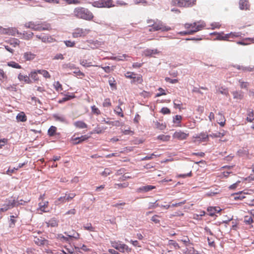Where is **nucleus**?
I'll list each match as a JSON object with an SVG mask.
<instances>
[{"mask_svg":"<svg viewBox=\"0 0 254 254\" xmlns=\"http://www.w3.org/2000/svg\"><path fill=\"white\" fill-rule=\"evenodd\" d=\"M180 241L182 242L186 247H189L190 245H192V244L190 242V240L188 236L182 237Z\"/></svg>","mask_w":254,"mask_h":254,"instance_id":"28","label":"nucleus"},{"mask_svg":"<svg viewBox=\"0 0 254 254\" xmlns=\"http://www.w3.org/2000/svg\"><path fill=\"white\" fill-rule=\"evenodd\" d=\"M207 211L209 215L213 216L216 212H219L220 209H218L216 207H209L207 208Z\"/></svg>","mask_w":254,"mask_h":254,"instance_id":"33","label":"nucleus"},{"mask_svg":"<svg viewBox=\"0 0 254 254\" xmlns=\"http://www.w3.org/2000/svg\"><path fill=\"white\" fill-rule=\"evenodd\" d=\"M114 6L112 0H101V3L98 6L100 7H111Z\"/></svg>","mask_w":254,"mask_h":254,"instance_id":"16","label":"nucleus"},{"mask_svg":"<svg viewBox=\"0 0 254 254\" xmlns=\"http://www.w3.org/2000/svg\"><path fill=\"white\" fill-rule=\"evenodd\" d=\"M159 53V52L157 49H146L144 51V54L146 57H152Z\"/></svg>","mask_w":254,"mask_h":254,"instance_id":"18","label":"nucleus"},{"mask_svg":"<svg viewBox=\"0 0 254 254\" xmlns=\"http://www.w3.org/2000/svg\"><path fill=\"white\" fill-rule=\"evenodd\" d=\"M38 212L40 214H42L43 212H49L50 211L49 209V201H40L38 203V207L37 209Z\"/></svg>","mask_w":254,"mask_h":254,"instance_id":"7","label":"nucleus"},{"mask_svg":"<svg viewBox=\"0 0 254 254\" xmlns=\"http://www.w3.org/2000/svg\"><path fill=\"white\" fill-rule=\"evenodd\" d=\"M89 31L90 30L88 29L76 28L72 33V37L74 38L84 37L89 33Z\"/></svg>","mask_w":254,"mask_h":254,"instance_id":"6","label":"nucleus"},{"mask_svg":"<svg viewBox=\"0 0 254 254\" xmlns=\"http://www.w3.org/2000/svg\"><path fill=\"white\" fill-rule=\"evenodd\" d=\"M36 55L31 52H27L24 53L23 58L25 61H32L36 57Z\"/></svg>","mask_w":254,"mask_h":254,"instance_id":"17","label":"nucleus"},{"mask_svg":"<svg viewBox=\"0 0 254 254\" xmlns=\"http://www.w3.org/2000/svg\"><path fill=\"white\" fill-rule=\"evenodd\" d=\"M46 224L47 227H56L58 225V221L55 218H52L49 220L48 222H46Z\"/></svg>","mask_w":254,"mask_h":254,"instance_id":"20","label":"nucleus"},{"mask_svg":"<svg viewBox=\"0 0 254 254\" xmlns=\"http://www.w3.org/2000/svg\"><path fill=\"white\" fill-rule=\"evenodd\" d=\"M207 241L208 245L210 247L215 248L216 247L214 239L212 238H207Z\"/></svg>","mask_w":254,"mask_h":254,"instance_id":"54","label":"nucleus"},{"mask_svg":"<svg viewBox=\"0 0 254 254\" xmlns=\"http://www.w3.org/2000/svg\"><path fill=\"white\" fill-rule=\"evenodd\" d=\"M9 91H16L17 90V84L10 85L6 88Z\"/></svg>","mask_w":254,"mask_h":254,"instance_id":"57","label":"nucleus"},{"mask_svg":"<svg viewBox=\"0 0 254 254\" xmlns=\"http://www.w3.org/2000/svg\"><path fill=\"white\" fill-rule=\"evenodd\" d=\"M83 228L85 230L89 231L90 232L95 231V228L92 227L91 223H88L86 225L84 226Z\"/></svg>","mask_w":254,"mask_h":254,"instance_id":"56","label":"nucleus"},{"mask_svg":"<svg viewBox=\"0 0 254 254\" xmlns=\"http://www.w3.org/2000/svg\"><path fill=\"white\" fill-rule=\"evenodd\" d=\"M189 136V133L183 132L181 130L176 131L173 135V138L179 140L186 139Z\"/></svg>","mask_w":254,"mask_h":254,"instance_id":"8","label":"nucleus"},{"mask_svg":"<svg viewBox=\"0 0 254 254\" xmlns=\"http://www.w3.org/2000/svg\"><path fill=\"white\" fill-rule=\"evenodd\" d=\"M149 28H151L155 22V19H148L146 21Z\"/></svg>","mask_w":254,"mask_h":254,"instance_id":"62","label":"nucleus"},{"mask_svg":"<svg viewBox=\"0 0 254 254\" xmlns=\"http://www.w3.org/2000/svg\"><path fill=\"white\" fill-rule=\"evenodd\" d=\"M171 30L170 27L166 26L161 20L155 19V22L153 26L149 28V32H154L160 30L161 31H168Z\"/></svg>","mask_w":254,"mask_h":254,"instance_id":"4","label":"nucleus"},{"mask_svg":"<svg viewBox=\"0 0 254 254\" xmlns=\"http://www.w3.org/2000/svg\"><path fill=\"white\" fill-rule=\"evenodd\" d=\"M212 34L216 35V40L224 41V36H223L224 32H220V33L214 32L212 33Z\"/></svg>","mask_w":254,"mask_h":254,"instance_id":"51","label":"nucleus"},{"mask_svg":"<svg viewBox=\"0 0 254 254\" xmlns=\"http://www.w3.org/2000/svg\"><path fill=\"white\" fill-rule=\"evenodd\" d=\"M66 201V196H61L59 197L56 201L55 203L57 205H59L61 203H64Z\"/></svg>","mask_w":254,"mask_h":254,"instance_id":"49","label":"nucleus"},{"mask_svg":"<svg viewBox=\"0 0 254 254\" xmlns=\"http://www.w3.org/2000/svg\"><path fill=\"white\" fill-rule=\"evenodd\" d=\"M169 244L173 246L176 249H179L180 248L178 244L173 240H170Z\"/></svg>","mask_w":254,"mask_h":254,"instance_id":"63","label":"nucleus"},{"mask_svg":"<svg viewBox=\"0 0 254 254\" xmlns=\"http://www.w3.org/2000/svg\"><path fill=\"white\" fill-rule=\"evenodd\" d=\"M74 126L78 128L83 129L87 128V125L82 121H76L74 123Z\"/></svg>","mask_w":254,"mask_h":254,"instance_id":"21","label":"nucleus"},{"mask_svg":"<svg viewBox=\"0 0 254 254\" xmlns=\"http://www.w3.org/2000/svg\"><path fill=\"white\" fill-rule=\"evenodd\" d=\"M73 73L76 74V76L80 78H82L85 76L84 73L79 70L78 68H75Z\"/></svg>","mask_w":254,"mask_h":254,"instance_id":"43","label":"nucleus"},{"mask_svg":"<svg viewBox=\"0 0 254 254\" xmlns=\"http://www.w3.org/2000/svg\"><path fill=\"white\" fill-rule=\"evenodd\" d=\"M196 3L195 0H178V4L180 6L190 7Z\"/></svg>","mask_w":254,"mask_h":254,"instance_id":"11","label":"nucleus"},{"mask_svg":"<svg viewBox=\"0 0 254 254\" xmlns=\"http://www.w3.org/2000/svg\"><path fill=\"white\" fill-rule=\"evenodd\" d=\"M114 112L116 113L117 115L121 117H124V113L122 108L120 106H117L116 109L114 110Z\"/></svg>","mask_w":254,"mask_h":254,"instance_id":"44","label":"nucleus"},{"mask_svg":"<svg viewBox=\"0 0 254 254\" xmlns=\"http://www.w3.org/2000/svg\"><path fill=\"white\" fill-rule=\"evenodd\" d=\"M129 185L128 182H125L123 183L115 184L114 185V188L117 189H122L127 188Z\"/></svg>","mask_w":254,"mask_h":254,"instance_id":"29","label":"nucleus"},{"mask_svg":"<svg viewBox=\"0 0 254 254\" xmlns=\"http://www.w3.org/2000/svg\"><path fill=\"white\" fill-rule=\"evenodd\" d=\"M246 120L249 122H252L254 120V111L249 110Z\"/></svg>","mask_w":254,"mask_h":254,"instance_id":"30","label":"nucleus"},{"mask_svg":"<svg viewBox=\"0 0 254 254\" xmlns=\"http://www.w3.org/2000/svg\"><path fill=\"white\" fill-rule=\"evenodd\" d=\"M232 94L235 99L242 100L244 97V94L242 91H235L232 92Z\"/></svg>","mask_w":254,"mask_h":254,"instance_id":"23","label":"nucleus"},{"mask_svg":"<svg viewBox=\"0 0 254 254\" xmlns=\"http://www.w3.org/2000/svg\"><path fill=\"white\" fill-rule=\"evenodd\" d=\"M239 82L240 85V87L242 89H248V87L249 86V82H244V81H243V80H242L241 79H240L239 80Z\"/></svg>","mask_w":254,"mask_h":254,"instance_id":"45","label":"nucleus"},{"mask_svg":"<svg viewBox=\"0 0 254 254\" xmlns=\"http://www.w3.org/2000/svg\"><path fill=\"white\" fill-rule=\"evenodd\" d=\"M136 75L134 72L128 71L125 74V76L127 78L133 79V81H135Z\"/></svg>","mask_w":254,"mask_h":254,"instance_id":"39","label":"nucleus"},{"mask_svg":"<svg viewBox=\"0 0 254 254\" xmlns=\"http://www.w3.org/2000/svg\"><path fill=\"white\" fill-rule=\"evenodd\" d=\"M112 106L111 100L109 98H106L103 103L104 107H110Z\"/></svg>","mask_w":254,"mask_h":254,"instance_id":"52","label":"nucleus"},{"mask_svg":"<svg viewBox=\"0 0 254 254\" xmlns=\"http://www.w3.org/2000/svg\"><path fill=\"white\" fill-rule=\"evenodd\" d=\"M111 244L112 247L119 251L121 253H129L131 252V248H129L128 246L125 244L122 243L120 241H111Z\"/></svg>","mask_w":254,"mask_h":254,"instance_id":"5","label":"nucleus"},{"mask_svg":"<svg viewBox=\"0 0 254 254\" xmlns=\"http://www.w3.org/2000/svg\"><path fill=\"white\" fill-rule=\"evenodd\" d=\"M173 104L174 106V108L176 109H179L180 111H181L182 109L184 108H183V103L180 100H174L173 101Z\"/></svg>","mask_w":254,"mask_h":254,"instance_id":"26","label":"nucleus"},{"mask_svg":"<svg viewBox=\"0 0 254 254\" xmlns=\"http://www.w3.org/2000/svg\"><path fill=\"white\" fill-rule=\"evenodd\" d=\"M253 219L251 216H246L244 217V222L247 224H251L253 223Z\"/></svg>","mask_w":254,"mask_h":254,"instance_id":"53","label":"nucleus"},{"mask_svg":"<svg viewBox=\"0 0 254 254\" xmlns=\"http://www.w3.org/2000/svg\"><path fill=\"white\" fill-rule=\"evenodd\" d=\"M158 91H159V92L156 94V95H155L156 97H158L162 95H166V93L165 90L162 88H161V87L159 88Z\"/></svg>","mask_w":254,"mask_h":254,"instance_id":"59","label":"nucleus"},{"mask_svg":"<svg viewBox=\"0 0 254 254\" xmlns=\"http://www.w3.org/2000/svg\"><path fill=\"white\" fill-rule=\"evenodd\" d=\"M66 201H69L72 199L75 196L76 194L74 193H71L68 194L67 195L65 194Z\"/></svg>","mask_w":254,"mask_h":254,"instance_id":"64","label":"nucleus"},{"mask_svg":"<svg viewBox=\"0 0 254 254\" xmlns=\"http://www.w3.org/2000/svg\"><path fill=\"white\" fill-rule=\"evenodd\" d=\"M18 78L20 81H24L26 83H31L29 77L26 75H23L21 73H19L18 76Z\"/></svg>","mask_w":254,"mask_h":254,"instance_id":"22","label":"nucleus"},{"mask_svg":"<svg viewBox=\"0 0 254 254\" xmlns=\"http://www.w3.org/2000/svg\"><path fill=\"white\" fill-rule=\"evenodd\" d=\"M35 244L37 245L41 246L44 245L45 244L46 240L43 239H39L35 238L34 240Z\"/></svg>","mask_w":254,"mask_h":254,"instance_id":"50","label":"nucleus"},{"mask_svg":"<svg viewBox=\"0 0 254 254\" xmlns=\"http://www.w3.org/2000/svg\"><path fill=\"white\" fill-rule=\"evenodd\" d=\"M80 63L82 66H83L84 67H90V66H95V65L92 64L91 62H88L87 60H81V61H80ZM96 66H97V65H96Z\"/></svg>","mask_w":254,"mask_h":254,"instance_id":"34","label":"nucleus"},{"mask_svg":"<svg viewBox=\"0 0 254 254\" xmlns=\"http://www.w3.org/2000/svg\"><path fill=\"white\" fill-rule=\"evenodd\" d=\"M105 129V127H97L94 130V132L97 134H100L103 132Z\"/></svg>","mask_w":254,"mask_h":254,"instance_id":"60","label":"nucleus"},{"mask_svg":"<svg viewBox=\"0 0 254 254\" xmlns=\"http://www.w3.org/2000/svg\"><path fill=\"white\" fill-rule=\"evenodd\" d=\"M7 65L9 66L12 67L13 68H17V69L21 68V66L20 64H18L15 62H13V61H11L10 62H8L7 63Z\"/></svg>","mask_w":254,"mask_h":254,"instance_id":"35","label":"nucleus"},{"mask_svg":"<svg viewBox=\"0 0 254 254\" xmlns=\"http://www.w3.org/2000/svg\"><path fill=\"white\" fill-rule=\"evenodd\" d=\"M54 120L57 122H60L64 124H68V121L64 116L59 114H54L53 115Z\"/></svg>","mask_w":254,"mask_h":254,"instance_id":"15","label":"nucleus"},{"mask_svg":"<svg viewBox=\"0 0 254 254\" xmlns=\"http://www.w3.org/2000/svg\"><path fill=\"white\" fill-rule=\"evenodd\" d=\"M233 196H234V199L236 200H242L243 199L246 197V196H245V194L243 193L242 191L234 193L233 194Z\"/></svg>","mask_w":254,"mask_h":254,"instance_id":"27","label":"nucleus"},{"mask_svg":"<svg viewBox=\"0 0 254 254\" xmlns=\"http://www.w3.org/2000/svg\"><path fill=\"white\" fill-rule=\"evenodd\" d=\"M25 26L27 28L35 31L50 30L52 28L51 25L46 22H33L26 23Z\"/></svg>","mask_w":254,"mask_h":254,"instance_id":"2","label":"nucleus"},{"mask_svg":"<svg viewBox=\"0 0 254 254\" xmlns=\"http://www.w3.org/2000/svg\"><path fill=\"white\" fill-rule=\"evenodd\" d=\"M224 41H231V39L241 36V33L239 32H230L228 34L224 33Z\"/></svg>","mask_w":254,"mask_h":254,"instance_id":"12","label":"nucleus"},{"mask_svg":"<svg viewBox=\"0 0 254 254\" xmlns=\"http://www.w3.org/2000/svg\"><path fill=\"white\" fill-rule=\"evenodd\" d=\"M155 188V186H151V185H147V186H143V187L140 188L139 189L141 190L144 191L145 192H147V191H150Z\"/></svg>","mask_w":254,"mask_h":254,"instance_id":"40","label":"nucleus"},{"mask_svg":"<svg viewBox=\"0 0 254 254\" xmlns=\"http://www.w3.org/2000/svg\"><path fill=\"white\" fill-rule=\"evenodd\" d=\"M239 5L241 10H249L250 8V4L248 0H240Z\"/></svg>","mask_w":254,"mask_h":254,"instance_id":"13","label":"nucleus"},{"mask_svg":"<svg viewBox=\"0 0 254 254\" xmlns=\"http://www.w3.org/2000/svg\"><path fill=\"white\" fill-rule=\"evenodd\" d=\"M209 136H210L209 135H207L203 132L200 133V134H197L196 136H193V142H200L203 141H206L208 140Z\"/></svg>","mask_w":254,"mask_h":254,"instance_id":"9","label":"nucleus"},{"mask_svg":"<svg viewBox=\"0 0 254 254\" xmlns=\"http://www.w3.org/2000/svg\"><path fill=\"white\" fill-rule=\"evenodd\" d=\"M74 135L71 138V140L73 144H78L87 140L90 136L87 135H81L80 137H75Z\"/></svg>","mask_w":254,"mask_h":254,"instance_id":"10","label":"nucleus"},{"mask_svg":"<svg viewBox=\"0 0 254 254\" xmlns=\"http://www.w3.org/2000/svg\"><path fill=\"white\" fill-rule=\"evenodd\" d=\"M41 41L44 43H52L55 41L54 39L50 36H44L41 38Z\"/></svg>","mask_w":254,"mask_h":254,"instance_id":"32","label":"nucleus"},{"mask_svg":"<svg viewBox=\"0 0 254 254\" xmlns=\"http://www.w3.org/2000/svg\"><path fill=\"white\" fill-rule=\"evenodd\" d=\"M38 70L37 71H32L31 72L30 74V76L32 79L34 80L35 81H37L39 80V76L38 75Z\"/></svg>","mask_w":254,"mask_h":254,"instance_id":"42","label":"nucleus"},{"mask_svg":"<svg viewBox=\"0 0 254 254\" xmlns=\"http://www.w3.org/2000/svg\"><path fill=\"white\" fill-rule=\"evenodd\" d=\"M64 43H65V45L68 47H73L75 46V42H72L69 40L64 41Z\"/></svg>","mask_w":254,"mask_h":254,"instance_id":"61","label":"nucleus"},{"mask_svg":"<svg viewBox=\"0 0 254 254\" xmlns=\"http://www.w3.org/2000/svg\"><path fill=\"white\" fill-rule=\"evenodd\" d=\"M16 119L19 122H24L27 120V117L23 112H21L16 116Z\"/></svg>","mask_w":254,"mask_h":254,"instance_id":"24","label":"nucleus"},{"mask_svg":"<svg viewBox=\"0 0 254 254\" xmlns=\"http://www.w3.org/2000/svg\"><path fill=\"white\" fill-rule=\"evenodd\" d=\"M226 131L223 130L222 132H217L216 133H212L209 135L210 137H221L224 136L226 134Z\"/></svg>","mask_w":254,"mask_h":254,"instance_id":"47","label":"nucleus"},{"mask_svg":"<svg viewBox=\"0 0 254 254\" xmlns=\"http://www.w3.org/2000/svg\"><path fill=\"white\" fill-rule=\"evenodd\" d=\"M129 56L127 54H123L122 55H119L116 57H112L111 58V60L117 61H127V58H129Z\"/></svg>","mask_w":254,"mask_h":254,"instance_id":"19","label":"nucleus"},{"mask_svg":"<svg viewBox=\"0 0 254 254\" xmlns=\"http://www.w3.org/2000/svg\"><path fill=\"white\" fill-rule=\"evenodd\" d=\"M112 173V171L110 168H106L104 171L102 173V176L104 177H107Z\"/></svg>","mask_w":254,"mask_h":254,"instance_id":"58","label":"nucleus"},{"mask_svg":"<svg viewBox=\"0 0 254 254\" xmlns=\"http://www.w3.org/2000/svg\"><path fill=\"white\" fill-rule=\"evenodd\" d=\"M234 67L237 69L241 70L243 72H247V71H254V66H245L240 65H235Z\"/></svg>","mask_w":254,"mask_h":254,"instance_id":"14","label":"nucleus"},{"mask_svg":"<svg viewBox=\"0 0 254 254\" xmlns=\"http://www.w3.org/2000/svg\"><path fill=\"white\" fill-rule=\"evenodd\" d=\"M5 203L7 205L8 207H10V208L16 206V200L14 199L6 200Z\"/></svg>","mask_w":254,"mask_h":254,"instance_id":"38","label":"nucleus"},{"mask_svg":"<svg viewBox=\"0 0 254 254\" xmlns=\"http://www.w3.org/2000/svg\"><path fill=\"white\" fill-rule=\"evenodd\" d=\"M185 254H200L198 251L195 250L193 247H188L185 251Z\"/></svg>","mask_w":254,"mask_h":254,"instance_id":"25","label":"nucleus"},{"mask_svg":"<svg viewBox=\"0 0 254 254\" xmlns=\"http://www.w3.org/2000/svg\"><path fill=\"white\" fill-rule=\"evenodd\" d=\"M57 128L55 126H51L48 130V134L50 136H53L56 134Z\"/></svg>","mask_w":254,"mask_h":254,"instance_id":"31","label":"nucleus"},{"mask_svg":"<svg viewBox=\"0 0 254 254\" xmlns=\"http://www.w3.org/2000/svg\"><path fill=\"white\" fill-rule=\"evenodd\" d=\"M8 43L11 45L13 47H16V46L19 45V41L17 39H12L9 40Z\"/></svg>","mask_w":254,"mask_h":254,"instance_id":"41","label":"nucleus"},{"mask_svg":"<svg viewBox=\"0 0 254 254\" xmlns=\"http://www.w3.org/2000/svg\"><path fill=\"white\" fill-rule=\"evenodd\" d=\"M17 216L11 215L10 216V220H9V226L10 227H14L15 224V222L16 220H15V218H16Z\"/></svg>","mask_w":254,"mask_h":254,"instance_id":"46","label":"nucleus"},{"mask_svg":"<svg viewBox=\"0 0 254 254\" xmlns=\"http://www.w3.org/2000/svg\"><path fill=\"white\" fill-rule=\"evenodd\" d=\"M206 26L203 21L194 22L192 23H187L184 24V27L189 31H193V34L203 29Z\"/></svg>","mask_w":254,"mask_h":254,"instance_id":"3","label":"nucleus"},{"mask_svg":"<svg viewBox=\"0 0 254 254\" xmlns=\"http://www.w3.org/2000/svg\"><path fill=\"white\" fill-rule=\"evenodd\" d=\"M39 74H42L44 77L46 78H50L51 75L49 72L45 69L38 70Z\"/></svg>","mask_w":254,"mask_h":254,"instance_id":"36","label":"nucleus"},{"mask_svg":"<svg viewBox=\"0 0 254 254\" xmlns=\"http://www.w3.org/2000/svg\"><path fill=\"white\" fill-rule=\"evenodd\" d=\"M158 139L161 140L163 141H168L170 140L171 136L169 135H160L158 136Z\"/></svg>","mask_w":254,"mask_h":254,"instance_id":"48","label":"nucleus"},{"mask_svg":"<svg viewBox=\"0 0 254 254\" xmlns=\"http://www.w3.org/2000/svg\"><path fill=\"white\" fill-rule=\"evenodd\" d=\"M73 15L76 18L90 21L94 17L93 13L87 8L78 6L74 9Z\"/></svg>","mask_w":254,"mask_h":254,"instance_id":"1","label":"nucleus"},{"mask_svg":"<svg viewBox=\"0 0 254 254\" xmlns=\"http://www.w3.org/2000/svg\"><path fill=\"white\" fill-rule=\"evenodd\" d=\"M91 111H92V113L93 114H95L96 115H99L101 114V112H100V110L97 107H96L95 105L92 106L91 107Z\"/></svg>","mask_w":254,"mask_h":254,"instance_id":"55","label":"nucleus"},{"mask_svg":"<svg viewBox=\"0 0 254 254\" xmlns=\"http://www.w3.org/2000/svg\"><path fill=\"white\" fill-rule=\"evenodd\" d=\"M182 120V117L180 115H176L173 118V123L177 124L178 126H180V124Z\"/></svg>","mask_w":254,"mask_h":254,"instance_id":"37","label":"nucleus"}]
</instances>
